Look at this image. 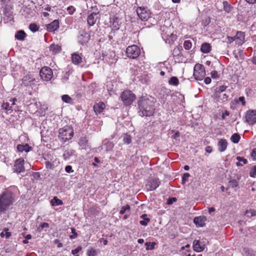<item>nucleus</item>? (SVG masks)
Wrapping results in <instances>:
<instances>
[{
	"mask_svg": "<svg viewBox=\"0 0 256 256\" xmlns=\"http://www.w3.org/2000/svg\"><path fill=\"white\" fill-rule=\"evenodd\" d=\"M156 102V99L152 96L142 97L138 102L139 114L142 116H152L155 110Z\"/></svg>",
	"mask_w": 256,
	"mask_h": 256,
	"instance_id": "f257e3e1",
	"label": "nucleus"
},
{
	"mask_svg": "<svg viewBox=\"0 0 256 256\" xmlns=\"http://www.w3.org/2000/svg\"><path fill=\"white\" fill-rule=\"evenodd\" d=\"M14 202V198L12 192H4L0 194V215L4 214Z\"/></svg>",
	"mask_w": 256,
	"mask_h": 256,
	"instance_id": "f03ea898",
	"label": "nucleus"
},
{
	"mask_svg": "<svg viewBox=\"0 0 256 256\" xmlns=\"http://www.w3.org/2000/svg\"><path fill=\"white\" fill-rule=\"evenodd\" d=\"M74 136V130L69 126H66L59 130L58 136L64 142L70 140Z\"/></svg>",
	"mask_w": 256,
	"mask_h": 256,
	"instance_id": "7ed1b4c3",
	"label": "nucleus"
},
{
	"mask_svg": "<svg viewBox=\"0 0 256 256\" xmlns=\"http://www.w3.org/2000/svg\"><path fill=\"white\" fill-rule=\"evenodd\" d=\"M120 98L123 103L126 106L130 105L136 98L135 95L130 90L123 92Z\"/></svg>",
	"mask_w": 256,
	"mask_h": 256,
	"instance_id": "20e7f679",
	"label": "nucleus"
},
{
	"mask_svg": "<svg viewBox=\"0 0 256 256\" xmlns=\"http://www.w3.org/2000/svg\"><path fill=\"white\" fill-rule=\"evenodd\" d=\"M140 52V48L136 45L129 46L126 48V53L127 56L131 58H136Z\"/></svg>",
	"mask_w": 256,
	"mask_h": 256,
	"instance_id": "39448f33",
	"label": "nucleus"
},
{
	"mask_svg": "<svg viewBox=\"0 0 256 256\" xmlns=\"http://www.w3.org/2000/svg\"><path fill=\"white\" fill-rule=\"evenodd\" d=\"M40 75L42 80L45 81H48L52 78L53 73L50 68L45 66L40 70Z\"/></svg>",
	"mask_w": 256,
	"mask_h": 256,
	"instance_id": "423d86ee",
	"label": "nucleus"
},
{
	"mask_svg": "<svg viewBox=\"0 0 256 256\" xmlns=\"http://www.w3.org/2000/svg\"><path fill=\"white\" fill-rule=\"evenodd\" d=\"M194 76L197 80H202L204 78L206 71L203 65H195Z\"/></svg>",
	"mask_w": 256,
	"mask_h": 256,
	"instance_id": "0eeeda50",
	"label": "nucleus"
},
{
	"mask_svg": "<svg viewBox=\"0 0 256 256\" xmlns=\"http://www.w3.org/2000/svg\"><path fill=\"white\" fill-rule=\"evenodd\" d=\"M136 13L139 18L142 21H146L150 17V12L146 8L139 7L136 10Z\"/></svg>",
	"mask_w": 256,
	"mask_h": 256,
	"instance_id": "6e6552de",
	"label": "nucleus"
},
{
	"mask_svg": "<svg viewBox=\"0 0 256 256\" xmlns=\"http://www.w3.org/2000/svg\"><path fill=\"white\" fill-rule=\"evenodd\" d=\"M245 118L246 121L250 124H254L256 123V110H249L248 111Z\"/></svg>",
	"mask_w": 256,
	"mask_h": 256,
	"instance_id": "1a4fd4ad",
	"label": "nucleus"
},
{
	"mask_svg": "<svg viewBox=\"0 0 256 256\" xmlns=\"http://www.w3.org/2000/svg\"><path fill=\"white\" fill-rule=\"evenodd\" d=\"M60 164V162L56 159V158H52L48 159L46 162V166L48 169L54 170Z\"/></svg>",
	"mask_w": 256,
	"mask_h": 256,
	"instance_id": "9d476101",
	"label": "nucleus"
},
{
	"mask_svg": "<svg viewBox=\"0 0 256 256\" xmlns=\"http://www.w3.org/2000/svg\"><path fill=\"white\" fill-rule=\"evenodd\" d=\"M24 160L23 159L19 158L16 160L14 167V172L19 173L24 172Z\"/></svg>",
	"mask_w": 256,
	"mask_h": 256,
	"instance_id": "9b49d317",
	"label": "nucleus"
},
{
	"mask_svg": "<svg viewBox=\"0 0 256 256\" xmlns=\"http://www.w3.org/2000/svg\"><path fill=\"white\" fill-rule=\"evenodd\" d=\"M99 18V12H93L90 14L87 18V22L88 25L90 26H94L97 20Z\"/></svg>",
	"mask_w": 256,
	"mask_h": 256,
	"instance_id": "f8f14e48",
	"label": "nucleus"
},
{
	"mask_svg": "<svg viewBox=\"0 0 256 256\" xmlns=\"http://www.w3.org/2000/svg\"><path fill=\"white\" fill-rule=\"evenodd\" d=\"M17 100L16 98H14L10 100V102H4L2 106V109L6 110V111H10V112L12 110V106L15 104V102Z\"/></svg>",
	"mask_w": 256,
	"mask_h": 256,
	"instance_id": "ddd939ff",
	"label": "nucleus"
},
{
	"mask_svg": "<svg viewBox=\"0 0 256 256\" xmlns=\"http://www.w3.org/2000/svg\"><path fill=\"white\" fill-rule=\"evenodd\" d=\"M244 34L243 32H238L234 36L236 43L238 45H242L244 42Z\"/></svg>",
	"mask_w": 256,
	"mask_h": 256,
	"instance_id": "4468645a",
	"label": "nucleus"
},
{
	"mask_svg": "<svg viewBox=\"0 0 256 256\" xmlns=\"http://www.w3.org/2000/svg\"><path fill=\"white\" fill-rule=\"evenodd\" d=\"M206 218L204 216L196 217L194 220V222L196 226L200 227H202L205 225V222Z\"/></svg>",
	"mask_w": 256,
	"mask_h": 256,
	"instance_id": "2eb2a0df",
	"label": "nucleus"
},
{
	"mask_svg": "<svg viewBox=\"0 0 256 256\" xmlns=\"http://www.w3.org/2000/svg\"><path fill=\"white\" fill-rule=\"evenodd\" d=\"M59 27V22L58 20H54L51 23L46 25L47 30L50 32H54Z\"/></svg>",
	"mask_w": 256,
	"mask_h": 256,
	"instance_id": "dca6fc26",
	"label": "nucleus"
},
{
	"mask_svg": "<svg viewBox=\"0 0 256 256\" xmlns=\"http://www.w3.org/2000/svg\"><path fill=\"white\" fill-rule=\"evenodd\" d=\"M105 108V104L104 102H99L96 104L94 106V110L96 114L101 113Z\"/></svg>",
	"mask_w": 256,
	"mask_h": 256,
	"instance_id": "f3484780",
	"label": "nucleus"
},
{
	"mask_svg": "<svg viewBox=\"0 0 256 256\" xmlns=\"http://www.w3.org/2000/svg\"><path fill=\"white\" fill-rule=\"evenodd\" d=\"M162 38L166 40V42L168 44L172 43L176 38V34L171 33L170 34H163Z\"/></svg>",
	"mask_w": 256,
	"mask_h": 256,
	"instance_id": "a211bd4d",
	"label": "nucleus"
},
{
	"mask_svg": "<svg viewBox=\"0 0 256 256\" xmlns=\"http://www.w3.org/2000/svg\"><path fill=\"white\" fill-rule=\"evenodd\" d=\"M160 185V182L158 178H153L150 181V190H156Z\"/></svg>",
	"mask_w": 256,
	"mask_h": 256,
	"instance_id": "6ab92c4d",
	"label": "nucleus"
},
{
	"mask_svg": "<svg viewBox=\"0 0 256 256\" xmlns=\"http://www.w3.org/2000/svg\"><path fill=\"white\" fill-rule=\"evenodd\" d=\"M193 249L195 252H201L204 250V247L200 246L199 240H194L193 242Z\"/></svg>",
	"mask_w": 256,
	"mask_h": 256,
	"instance_id": "aec40b11",
	"label": "nucleus"
},
{
	"mask_svg": "<svg viewBox=\"0 0 256 256\" xmlns=\"http://www.w3.org/2000/svg\"><path fill=\"white\" fill-rule=\"evenodd\" d=\"M50 50L53 54L60 53L62 50L61 46L58 44H52L50 46Z\"/></svg>",
	"mask_w": 256,
	"mask_h": 256,
	"instance_id": "412c9836",
	"label": "nucleus"
},
{
	"mask_svg": "<svg viewBox=\"0 0 256 256\" xmlns=\"http://www.w3.org/2000/svg\"><path fill=\"white\" fill-rule=\"evenodd\" d=\"M218 150L220 152H223L226 149L228 142L225 140L221 139L218 143Z\"/></svg>",
	"mask_w": 256,
	"mask_h": 256,
	"instance_id": "4be33fe9",
	"label": "nucleus"
},
{
	"mask_svg": "<svg viewBox=\"0 0 256 256\" xmlns=\"http://www.w3.org/2000/svg\"><path fill=\"white\" fill-rule=\"evenodd\" d=\"M211 50V46L208 43H204L202 44L200 50L204 53H208Z\"/></svg>",
	"mask_w": 256,
	"mask_h": 256,
	"instance_id": "5701e85b",
	"label": "nucleus"
},
{
	"mask_svg": "<svg viewBox=\"0 0 256 256\" xmlns=\"http://www.w3.org/2000/svg\"><path fill=\"white\" fill-rule=\"evenodd\" d=\"M30 147L28 144L24 145L18 144L17 146V150L20 152H28L30 151Z\"/></svg>",
	"mask_w": 256,
	"mask_h": 256,
	"instance_id": "b1692460",
	"label": "nucleus"
},
{
	"mask_svg": "<svg viewBox=\"0 0 256 256\" xmlns=\"http://www.w3.org/2000/svg\"><path fill=\"white\" fill-rule=\"evenodd\" d=\"M147 216L148 215L146 214H144L140 216V218L142 219V220L140 222L141 225L146 226L150 222V219Z\"/></svg>",
	"mask_w": 256,
	"mask_h": 256,
	"instance_id": "393cba45",
	"label": "nucleus"
},
{
	"mask_svg": "<svg viewBox=\"0 0 256 256\" xmlns=\"http://www.w3.org/2000/svg\"><path fill=\"white\" fill-rule=\"evenodd\" d=\"M72 62L75 64H78L82 62V58L78 54H72Z\"/></svg>",
	"mask_w": 256,
	"mask_h": 256,
	"instance_id": "a878e982",
	"label": "nucleus"
},
{
	"mask_svg": "<svg viewBox=\"0 0 256 256\" xmlns=\"http://www.w3.org/2000/svg\"><path fill=\"white\" fill-rule=\"evenodd\" d=\"M26 36V34L23 30L18 31L15 34V38L18 40H22Z\"/></svg>",
	"mask_w": 256,
	"mask_h": 256,
	"instance_id": "bb28decb",
	"label": "nucleus"
},
{
	"mask_svg": "<svg viewBox=\"0 0 256 256\" xmlns=\"http://www.w3.org/2000/svg\"><path fill=\"white\" fill-rule=\"evenodd\" d=\"M73 154V150L68 149L64 152L63 158L65 160H68Z\"/></svg>",
	"mask_w": 256,
	"mask_h": 256,
	"instance_id": "cd10ccee",
	"label": "nucleus"
},
{
	"mask_svg": "<svg viewBox=\"0 0 256 256\" xmlns=\"http://www.w3.org/2000/svg\"><path fill=\"white\" fill-rule=\"evenodd\" d=\"M50 204L52 206H56L62 205L63 203L62 200L54 197L51 200Z\"/></svg>",
	"mask_w": 256,
	"mask_h": 256,
	"instance_id": "c85d7f7f",
	"label": "nucleus"
},
{
	"mask_svg": "<svg viewBox=\"0 0 256 256\" xmlns=\"http://www.w3.org/2000/svg\"><path fill=\"white\" fill-rule=\"evenodd\" d=\"M240 136L237 134L235 133L232 134L230 138V140L234 144H237L239 142L240 140Z\"/></svg>",
	"mask_w": 256,
	"mask_h": 256,
	"instance_id": "c756f323",
	"label": "nucleus"
},
{
	"mask_svg": "<svg viewBox=\"0 0 256 256\" xmlns=\"http://www.w3.org/2000/svg\"><path fill=\"white\" fill-rule=\"evenodd\" d=\"M223 6H224V10L228 12L229 13L232 8V6L228 3L227 1H224L223 2Z\"/></svg>",
	"mask_w": 256,
	"mask_h": 256,
	"instance_id": "7c9ffc66",
	"label": "nucleus"
},
{
	"mask_svg": "<svg viewBox=\"0 0 256 256\" xmlns=\"http://www.w3.org/2000/svg\"><path fill=\"white\" fill-rule=\"evenodd\" d=\"M62 101L68 104L72 103V99L68 94H64L62 96Z\"/></svg>",
	"mask_w": 256,
	"mask_h": 256,
	"instance_id": "2f4dec72",
	"label": "nucleus"
},
{
	"mask_svg": "<svg viewBox=\"0 0 256 256\" xmlns=\"http://www.w3.org/2000/svg\"><path fill=\"white\" fill-rule=\"evenodd\" d=\"M192 47V42L190 40H186L184 42V48L186 50H190Z\"/></svg>",
	"mask_w": 256,
	"mask_h": 256,
	"instance_id": "473e14b6",
	"label": "nucleus"
},
{
	"mask_svg": "<svg viewBox=\"0 0 256 256\" xmlns=\"http://www.w3.org/2000/svg\"><path fill=\"white\" fill-rule=\"evenodd\" d=\"M123 142L124 144H128L132 142V138L130 135L125 134L123 136Z\"/></svg>",
	"mask_w": 256,
	"mask_h": 256,
	"instance_id": "72a5a7b5",
	"label": "nucleus"
},
{
	"mask_svg": "<svg viewBox=\"0 0 256 256\" xmlns=\"http://www.w3.org/2000/svg\"><path fill=\"white\" fill-rule=\"evenodd\" d=\"M168 83L171 85L177 86L178 84V80L176 77L172 76L170 79Z\"/></svg>",
	"mask_w": 256,
	"mask_h": 256,
	"instance_id": "f704fd0d",
	"label": "nucleus"
},
{
	"mask_svg": "<svg viewBox=\"0 0 256 256\" xmlns=\"http://www.w3.org/2000/svg\"><path fill=\"white\" fill-rule=\"evenodd\" d=\"M226 88L227 86H222L217 88L216 92V95H220L222 92H224L226 90Z\"/></svg>",
	"mask_w": 256,
	"mask_h": 256,
	"instance_id": "c9c22d12",
	"label": "nucleus"
},
{
	"mask_svg": "<svg viewBox=\"0 0 256 256\" xmlns=\"http://www.w3.org/2000/svg\"><path fill=\"white\" fill-rule=\"evenodd\" d=\"M1 237L5 236L6 238H8L11 236V233L8 232V230L5 228L3 232L0 233Z\"/></svg>",
	"mask_w": 256,
	"mask_h": 256,
	"instance_id": "e433bc0d",
	"label": "nucleus"
},
{
	"mask_svg": "<svg viewBox=\"0 0 256 256\" xmlns=\"http://www.w3.org/2000/svg\"><path fill=\"white\" fill-rule=\"evenodd\" d=\"M30 30L34 32L38 30V26L35 24H31L29 26Z\"/></svg>",
	"mask_w": 256,
	"mask_h": 256,
	"instance_id": "4c0bfd02",
	"label": "nucleus"
},
{
	"mask_svg": "<svg viewBox=\"0 0 256 256\" xmlns=\"http://www.w3.org/2000/svg\"><path fill=\"white\" fill-rule=\"evenodd\" d=\"M229 186L235 188L238 186V182L236 180H231L228 182Z\"/></svg>",
	"mask_w": 256,
	"mask_h": 256,
	"instance_id": "58836bf2",
	"label": "nucleus"
},
{
	"mask_svg": "<svg viewBox=\"0 0 256 256\" xmlns=\"http://www.w3.org/2000/svg\"><path fill=\"white\" fill-rule=\"evenodd\" d=\"M130 209V206L129 205H126V206H123L120 212V214H123L125 213L126 210H129Z\"/></svg>",
	"mask_w": 256,
	"mask_h": 256,
	"instance_id": "ea45409f",
	"label": "nucleus"
},
{
	"mask_svg": "<svg viewBox=\"0 0 256 256\" xmlns=\"http://www.w3.org/2000/svg\"><path fill=\"white\" fill-rule=\"evenodd\" d=\"M246 214L249 217L255 216L256 215V211L254 210H246Z\"/></svg>",
	"mask_w": 256,
	"mask_h": 256,
	"instance_id": "a19ab883",
	"label": "nucleus"
},
{
	"mask_svg": "<svg viewBox=\"0 0 256 256\" xmlns=\"http://www.w3.org/2000/svg\"><path fill=\"white\" fill-rule=\"evenodd\" d=\"M251 177L254 178L256 176V166H254L251 169L250 173Z\"/></svg>",
	"mask_w": 256,
	"mask_h": 256,
	"instance_id": "79ce46f5",
	"label": "nucleus"
},
{
	"mask_svg": "<svg viewBox=\"0 0 256 256\" xmlns=\"http://www.w3.org/2000/svg\"><path fill=\"white\" fill-rule=\"evenodd\" d=\"M190 174L188 173H184L183 174L182 177V183L183 184H185V182L188 180V179L190 177Z\"/></svg>",
	"mask_w": 256,
	"mask_h": 256,
	"instance_id": "37998d69",
	"label": "nucleus"
},
{
	"mask_svg": "<svg viewBox=\"0 0 256 256\" xmlns=\"http://www.w3.org/2000/svg\"><path fill=\"white\" fill-rule=\"evenodd\" d=\"M145 245L146 246V249L147 250H152L154 248V243H152V244H151L150 242H146L145 244Z\"/></svg>",
	"mask_w": 256,
	"mask_h": 256,
	"instance_id": "c03bdc74",
	"label": "nucleus"
},
{
	"mask_svg": "<svg viewBox=\"0 0 256 256\" xmlns=\"http://www.w3.org/2000/svg\"><path fill=\"white\" fill-rule=\"evenodd\" d=\"M88 256H96V252L94 249H90L87 252Z\"/></svg>",
	"mask_w": 256,
	"mask_h": 256,
	"instance_id": "a18cd8bd",
	"label": "nucleus"
},
{
	"mask_svg": "<svg viewBox=\"0 0 256 256\" xmlns=\"http://www.w3.org/2000/svg\"><path fill=\"white\" fill-rule=\"evenodd\" d=\"M30 77L29 76H26L24 77L22 79L23 83L26 85L27 86L28 84V82H30L32 81V80H30Z\"/></svg>",
	"mask_w": 256,
	"mask_h": 256,
	"instance_id": "49530a36",
	"label": "nucleus"
},
{
	"mask_svg": "<svg viewBox=\"0 0 256 256\" xmlns=\"http://www.w3.org/2000/svg\"><path fill=\"white\" fill-rule=\"evenodd\" d=\"M72 233L73 234L72 235H71L70 236V238L71 239H74L76 238L78 234L76 232V230L74 228H71Z\"/></svg>",
	"mask_w": 256,
	"mask_h": 256,
	"instance_id": "de8ad7c7",
	"label": "nucleus"
},
{
	"mask_svg": "<svg viewBox=\"0 0 256 256\" xmlns=\"http://www.w3.org/2000/svg\"><path fill=\"white\" fill-rule=\"evenodd\" d=\"M82 250V248L80 246H79L76 248L72 250V254L75 255L76 254H78Z\"/></svg>",
	"mask_w": 256,
	"mask_h": 256,
	"instance_id": "09e8293b",
	"label": "nucleus"
},
{
	"mask_svg": "<svg viewBox=\"0 0 256 256\" xmlns=\"http://www.w3.org/2000/svg\"><path fill=\"white\" fill-rule=\"evenodd\" d=\"M76 9L72 6H70L67 8V11L70 14H72L75 12Z\"/></svg>",
	"mask_w": 256,
	"mask_h": 256,
	"instance_id": "8fccbe9b",
	"label": "nucleus"
},
{
	"mask_svg": "<svg viewBox=\"0 0 256 256\" xmlns=\"http://www.w3.org/2000/svg\"><path fill=\"white\" fill-rule=\"evenodd\" d=\"M245 252L247 254L248 256H254L256 252L250 250H246Z\"/></svg>",
	"mask_w": 256,
	"mask_h": 256,
	"instance_id": "3c124183",
	"label": "nucleus"
},
{
	"mask_svg": "<svg viewBox=\"0 0 256 256\" xmlns=\"http://www.w3.org/2000/svg\"><path fill=\"white\" fill-rule=\"evenodd\" d=\"M190 248V245L189 244H187L186 246L182 247L181 250H180V252H182V254H186L187 252H190L189 250H186L185 252H182V251L184 250L185 248Z\"/></svg>",
	"mask_w": 256,
	"mask_h": 256,
	"instance_id": "603ef678",
	"label": "nucleus"
},
{
	"mask_svg": "<svg viewBox=\"0 0 256 256\" xmlns=\"http://www.w3.org/2000/svg\"><path fill=\"white\" fill-rule=\"evenodd\" d=\"M65 170L68 173H70L74 171L72 169V167L70 166H66L65 168Z\"/></svg>",
	"mask_w": 256,
	"mask_h": 256,
	"instance_id": "864d4df0",
	"label": "nucleus"
},
{
	"mask_svg": "<svg viewBox=\"0 0 256 256\" xmlns=\"http://www.w3.org/2000/svg\"><path fill=\"white\" fill-rule=\"evenodd\" d=\"M251 156L254 160H256V148L252 150L251 153Z\"/></svg>",
	"mask_w": 256,
	"mask_h": 256,
	"instance_id": "5fc2aeb1",
	"label": "nucleus"
},
{
	"mask_svg": "<svg viewBox=\"0 0 256 256\" xmlns=\"http://www.w3.org/2000/svg\"><path fill=\"white\" fill-rule=\"evenodd\" d=\"M238 102H242V106L246 105V102L244 100V96H240L238 98Z\"/></svg>",
	"mask_w": 256,
	"mask_h": 256,
	"instance_id": "6e6d98bb",
	"label": "nucleus"
},
{
	"mask_svg": "<svg viewBox=\"0 0 256 256\" xmlns=\"http://www.w3.org/2000/svg\"><path fill=\"white\" fill-rule=\"evenodd\" d=\"M227 40H228V42L229 43H232L234 41H235L234 36V37L228 36Z\"/></svg>",
	"mask_w": 256,
	"mask_h": 256,
	"instance_id": "4d7b16f0",
	"label": "nucleus"
},
{
	"mask_svg": "<svg viewBox=\"0 0 256 256\" xmlns=\"http://www.w3.org/2000/svg\"><path fill=\"white\" fill-rule=\"evenodd\" d=\"M48 226H49V224L47 222H43L40 226L42 228H48Z\"/></svg>",
	"mask_w": 256,
	"mask_h": 256,
	"instance_id": "13d9d810",
	"label": "nucleus"
},
{
	"mask_svg": "<svg viewBox=\"0 0 256 256\" xmlns=\"http://www.w3.org/2000/svg\"><path fill=\"white\" fill-rule=\"evenodd\" d=\"M204 82L206 84H209L211 82V78L209 77H206L204 78Z\"/></svg>",
	"mask_w": 256,
	"mask_h": 256,
	"instance_id": "bf43d9fd",
	"label": "nucleus"
},
{
	"mask_svg": "<svg viewBox=\"0 0 256 256\" xmlns=\"http://www.w3.org/2000/svg\"><path fill=\"white\" fill-rule=\"evenodd\" d=\"M211 76L212 78H216L218 77V74L216 72H212L211 73Z\"/></svg>",
	"mask_w": 256,
	"mask_h": 256,
	"instance_id": "052dcab7",
	"label": "nucleus"
},
{
	"mask_svg": "<svg viewBox=\"0 0 256 256\" xmlns=\"http://www.w3.org/2000/svg\"><path fill=\"white\" fill-rule=\"evenodd\" d=\"M180 136V134L178 132H175V134L173 135L172 138L174 139H176L177 138L179 137Z\"/></svg>",
	"mask_w": 256,
	"mask_h": 256,
	"instance_id": "680f3d73",
	"label": "nucleus"
},
{
	"mask_svg": "<svg viewBox=\"0 0 256 256\" xmlns=\"http://www.w3.org/2000/svg\"><path fill=\"white\" fill-rule=\"evenodd\" d=\"M237 160H238V161H243L244 163V164H246V162H247V160L246 159H244V158H242L241 157H240V156H238L237 157Z\"/></svg>",
	"mask_w": 256,
	"mask_h": 256,
	"instance_id": "e2e57ef3",
	"label": "nucleus"
},
{
	"mask_svg": "<svg viewBox=\"0 0 256 256\" xmlns=\"http://www.w3.org/2000/svg\"><path fill=\"white\" fill-rule=\"evenodd\" d=\"M206 151L208 152V153H210L212 152V148L210 146H208L207 147H206Z\"/></svg>",
	"mask_w": 256,
	"mask_h": 256,
	"instance_id": "0e129e2a",
	"label": "nucleus"
},
{
	"mask_svg": "<svg viewBox=\"0 0 256 256\" xmlns=\"http://www.w3.org/2000/svg\"><path fill=\"white\" fill-rule=\"evenodd\" d=\"M229 112L227 110H226L222 114V118L223 119L225 118L226 116H229Z\"/></svg>",
	"mask_w": 256,
	"mask_h": 256,
	"instance_id": "69168bd1",
	"label": "nucleus"
},
{
	"mask_svg": "<svg viewBox=\"0 0 256 256\" xmlns=\"http://www.w3.org/2000/svg\"><path fill=\"white\" fill-rule=\"evenodd\" d=\"M100 240V242H103V244H104V245H106L107 244H108V240H104V239L102 238Z\"/></svg>",
	"mask_w": 256,
	"mask_h": 256,
	"instance_id": "338daca9",
	"label": "nucleus"
},
{
	"mask_svg": "<svg viewBox=\"0 0 256 256\" xmlns=\"http://www.w3.org/2000/svg\"><path fill=\"white\" fill-rule=\"evenodd\" d=\"M246 2L249 4H255L256 3V0H246Z\"/></svg>",
	"mask_w": 256,
	"mask_h": 256,
	"instance_id": "774afa93",
	"label": "nucleus"
}]
</instances>
